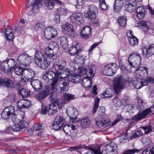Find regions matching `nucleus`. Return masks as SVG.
<instances>
[{
  "label": "nucleus",
  "instance_id": "e2e57ef3",
  "mask_svg": "<svg viewBox=\"0 0 154 154\" xmlns=\"http://www.w3.org/2000/svg\"><path fill=\"white\" fill-rule=\"evenodd\" d=\"M137 102L138 104L137 106V108L139 110H140L143 107L142 104L143 103V100L142 98L139 97L137 98Z\"/></svg>",
  "mask_w": 154,
  "mask_h": 154
},
{
  "label": "nucleus",
  "instance_id": "ea45409f",
  "mask_svg": "<svg viewBox=\"0 0 154 154\" xmlns=\"http://www.w3.org/2000/svg\"><path fill=\"white\" fill-rule=\"evenodd\" d=\"M127 21L126 16H121L119 17L118 19V23L120 26L124 27L126 24Z\"/></svg>",
  "mask_w": 154,
  "mask_h": 154
},
{
  "label": "nucleus",
  "instance_id": "bb28decb",
  "mask_svg": "<svg viewBox=\"0 0 154 154\" xmlns=\"http://www.w3.org/2000/svg\"><path fill=\"white\" fill-rule=\"evenodd\" d=\"M91 77H86L83 79L81 84L85 89L88 90L91 87Z\"/></svg>",
  "mask_w": 154,
  "mask_h": 154
},
{
  "label": "nucleus",
  "instance_id": "4d7b16f0",
  "mask_svg": "<svg viewBox=\"0 0 154 154\" xmlns=\"http://www.w3.org/2000/svg\"><path fill=\"white\" fill-rule=\"evenodd\" d=\"M40 66L43 69H45L50 64V62H48L46 60H43L42 61H41L40 63Z\"/></svg>",
  "mask_w": 154,
  "mask_h": 154
},
{
  "label": "nucleus",
  "instance_id": "a878e982",
  "mask_svg": "<svg viewBox=\"0 0 154 154\" xmlns=\"http://www.w3.org/2000/svg\"><path fill=\"white\" fill-rule=\"evenodd\" d=\"M147 10L146 8L142 6L137 7L136 11L137 17L140 19H143L145 17Z\"/></svg>",
  "mask_w": 154,
  "mask_h": 154
},
{
  "label": "nucleus",
  "instance_id": "37998d69",
  "mask_svg": "<svg viewBox=\"0 0 154 154\" xmlns=\"http://www.w3.org/2000/svg\"><path fill=\"white\" fill-rule=\"evenodd\" d=\"M100 100V99L98 98H95V99L94 104L92 111V114L93 115L95 114L99 106Z\"/></svg>",
  "mask_w": 154,
  "mask_h": 154
},
{
  "label": "nucleus",
  "instance_id": "774afa93",
  "mask_svg": "<svg viewBox=\"0 0 154 154\" xmlns=\"http://www.w3.org/2000/svg\"><path fill=\"white\" fill-rule=\"evenodd\" d=\"M44 128V127L42 126V124H37L35 125L34 126V129L36 131L43 129Z\"/></svg>",
  "mask_w": 154,
  "mask_h": 154
},
{
  "label": "nucleus",
  "instance_id": "20e7f679",
  "mask_svg": "<svg viewBox=\"0 0 154 154\" xmlns=\"http://www.w3.org/2000/svg\"><path fill=\"white\" fill-rule=\"evenodd\" d=\"M117 151V146L116 143L113 142H110L106 145L103 148L102 152L97 149L94 151V154H107L109 153L113 152L114 153Z\"/></svg>",
  "mask_w": 154,
  "mask_h": 154
},
{
  "label": "nucleus",
  "instance_id": "c85d7f7f",
  "mask_svg": "<svg viewBox=\"0 0 154 154\" xmlns=\"http://www.w3.org/2000/svg\"><path fill=\"white\" fill-rule=\"evenodd\" d=\"M49 91L50 89L48 87H47L44 90H42V91H40L39 93L36 95L35 97L37 99L42 100L49 94Z\"/></svg>",
  "mask_w": 154,
  "mask_h": 154
},
{
  "label": "nucleus",
  "instance_id": "052dcab7",
  "mask_svg": "<svg viewBox=\"0 0 154 154\" xmlns=\"http://www.w3.org/2000/svg\"><path fill=\"white\" fill-rule=\"evenodd\" d=\"M139 150L136 149H128L125 151L123 154H134L135 153L138 152Z\"/></svg>",
  "mask_w": 154,
  "mask_h": 154
},
{
  "label": "nucleus",
  "instance_id": "49530a36",
  "mask_svg": "<svg viewBox=\"0 0 154 154\" xmlns=\"http://www.w3.org/2000/svg\"><path fill=\"white\" fill-rule=\"evenodd\" d=\"M91 121L88 119H83L81 121L82 127L84 128L86 127L91 123Z\"/></svg>",
  "mask_w": 154,
  "mask_h": 154
},
{
  "label": "nucleus",
  "instance_id": "f704fd0d",
  "mask_svg": "<svg viewBox=\"0 0 154 154\" xmlns=\"http://www.w3.org/2000/svg\"><path fill=\"white\" fill-rule=\"evenodd\" d=\"M123 6V2L121 0H115L114 10L116 12L119 11Z\"/></svg>",
  "mask_w": 154,
  "mask_h": 154
},
{
  "label": "nucleus",
  "instance_id": "0e129e2a",
  "mask_svg": "<svg viewBox=\"0 0 154 154\" xmlns=\"http://www.w3.org/2000/svg\"><path fill=\"white\" fill-rule=\"evenodd\" d=\"M54 101L57 106L59 108L62 109L64 107L65 103L63 101H59L58 99H55Z\"/></svg>",
  "mask_w": 154,
  "mask_h": 154
},
{
  "label": "nucleus",
  "instance_id": "6e6552de",
  "mask_svg": "<svg viewBox=\"0 0 154 154\" xmlns=\"http://www.w3.org/2000/svg\"><path fill=\"white\" fill-rule=\"evenodd\" d=\"M85 62V60L83 57L78 55L74 58L73 61L70 62V65L74 70H75L82 67L84 65Z\"/></svg>",
  "mask_w": 154,
  "mask_h": 154
},
{
  "label": "nucleus",
  "instance_id": "473e14b6",
  "mask_svg": "<svg viewBox=\"0 0 154 154\" xmlns=\"http://www.w3.org/2000/svg\"><path fill=\"white\" fill-rule=\"evenodd\" d=\"M63 30L69 33H72L73 34H75V32L72 25L69 24H66L62 26Z\"/></svg>",
  "mask_w": 154,
  "mask_h": 154
},
{
  "label": "nucleus",
  "instance_id": "09e8293b",
  "mask_svg": "<svg viewBox=\"0 0 154 154\" xmlns=\"http://www.w3.org/2000/svg\"><path fill=\"white\" fill-rule=\"evenodd\" d=\"M19 93L23 97H26L29 95L30 92L25 89L22 88L19 90Z\"/></svg>",
  "mask_w": 154,
  "mask_h": 154
},
{
  "label": "nucleus",
  "instance_id": "6e6d98bb",
  "mask_svg": "<svg viewBox=\"0 0 154 154\" xmlns=\"http://www.w3.org/2000/svg\"><path fill=\"white\" fill-rule=\"evenodd\" d=\"M105 109L104 107H100L98 110V114L100 117L104 116L106 115Z\"/></svg>",
  "mask_w": 154,
  "mask_h": 154
},
{
  "label": "nucleus",
  "instance_id": "f257e3e1",
  "mask_svg": "<svg viewBox=\"0 0 154 154\" xmlns=\"http://www.w3.org/2000/svg\"><path fill=\"white\" fill-rule=\"evenodd\" d=\"M57 73L51 70L46 71L43 75V79L47 83H50L51 89L53 90L56 88V85L58 82Z\"/></svg>",
  "mask_w": 154,
  "mask_h": 154
},
{
  "label": "nucleus",
  "instance_id": "7c9ffc66",
  "mask_svg": "<svg viewBox=\"0 0 154 154\" xmlns=\"http://www.w3.org/2000/svg\"><path fill=\"white\" fill-rule=\"evenodd\" d=\"M8 62L7 59L3 61L2 62L0 61L1 70L4 72L7 73L10 72V69L8 66Z\"/></svg>",
  "mask_w": 154,
  "mask_h": 154
},
{
  "label": "nucleus",
  "instance_id": "5701e85b",
  "mask_svg": "<svg viewBox=\"0 0 154 154\" xmlns=\"http://www.w3.org/2000/svg\"><path fill=\"white\" fill-rule=\"evenodd\" d=\"M136 79V80H134L132 83L133 85L136 88L140 89L142 86L147 85V81L143 80V79L139 78Z\"/></svg>",
  "mask_w": 154,
  "mask_h": 154
},
{
  "label": "nucleus",
  "instance_id": "dca6fc26",
  "mask_svg": "<svg viewBox=\"0 0 154 154\" xmlns=\"http://www.w3.org/2000/svg\"><path fill=\"white\" fill-rule=\"evenodd\" d=\"M69 18L71 23L78 24L82 23L83 19V15L80 12L73 13L69 16Z\"/></svg>",
  "mask_w": 154,
  "mask_h": 154
},
{
  "label": "nucleus",
  "instance_id": "f3484780",
  "mask_svg": "<svg viewBox=\"0 0 154 154\" xmlns=\"http://www.w3.org/2000/svg\"><path fill=\"white\" fill-rule=\"evenodd\" d=\"M14 107L12 106H8L4 109L1 114L2 117L4 119H8L15 112Z\"/></svg>",
  "mask_w": 154,
  "mask_h": 154
},
{
  "label": "nucleus",
  "instance_id": "ddd939ff",
  "mask_svg": "<svg viewBox=\"0 0 154 154\" xmlns=\"http://www.w3.org/2000/svg\"><path fill=\"white\" fill-rule=\"evenodd\" d=\"M20 65L26 66L29 65L31 63V57L26 53L20 55L17 60Z\"/></svg>",
  "mask_w": 154,
  "mask_h": 154
},
{
  "label": "nucleus",
  "instance_id": "864d4df0",
  "mask_svg": "<svg viewBox=\"0 0 154 154\" xmlns=\"http://www.w3.org/2000/svg\"><path fill=\"white\" fill-rule=\"evenodd\" d=\"M84 16L86 18L93 19L96 17V13H93V12L88 11L85 14Z\"/></svg>",
  "mask_w": 154,
  "mask_h": 154
},
{
  "label": "nucleus",
  "instance_id": "c03bdc74",
  "mask_svg": "<svg viewBox=\"0 0 154 154\" xmlns=\"http://www.w3.org/2000/svg\"><path fill=\"white\" fill-rule=\"evenodd\" d=\"M128 40L130 45L133 46L137 45L138 42V39L135 36L128 38Z\"/></svg>",
  "mask_w": 154,
  "mask_h": 154
},
{
  "label": "nucleus",
  "instance_id": "58836bf2",
  "mask_svg": "<svg viewBox=\"0 0 154 154\" xmlns=\"http://www.w3.org/2000/svg\"><path fill=\"white\" fill-rule=\"evenodd\" d=\"M56 124H58L60 125L63 127L66 124L65 119L62 117L57 116L54 120Z\"/></svg>",
  "mask_w": 154,
  "mask_h": 154
},
{
  "label": "nucleus",
  "instance_id": "393cba45",
  "mask_svg": "<svg viewBox=\"0 0 154 154\" xmlns=\"http://www.w3.org/2000/svg\"><path fill=\"white\" fill-rule=\"evenodd\" d=\"M54 2L57 4H61L62 2L59 0H45L44 1L45 5L49 10H52L54 6Z\"/></svg>",
  "mask_w": 154,
  "mask_h": 154
},
{
  "label": "nucleus",
  "instance_id": "bf43d9fd",
  "mask_svg": "<svg viewBox=\"0 0 154 154\" xmlns=\"http://www.w3.org/2000/svg\"><path fill=\"white\" fill-rule=\"evenodd\" d=\"M125 8L126 10L130 12L134 11L136 8L135 7L129 3L126 5Z\"/></svg>",
  "mask_w": 154,
  "mask_h": 154
},
{
  "label": "nucleus",
  "instance_id": "4c0bfd02",
  "mask_svg": "<svg viewBox=\"0 0 154 154\" xmlns=\"http://www.w3.org/2000/svg\"><path fill=\"white\" fill-rule=\"evenodd\" d=\"M59 39L60 43L64 48L68 47V42L67 38L64 36H62L59 38Z\"/></svg>",
  "mask_w": 154,
  "mask_h": 154
},
{
  "label": "nucleus",
  "instance_id": "3c124183",
  "mask_svg": "<svg viewBox=\"0 0 154 154\" xmlns=\"http://www.w3.org/2000/svg\"><path fill=\"white\" fill-rule=\"evenodd\" d=\"M99 6L101 9L103 10H106L108 7L106 4L105 0H99Z\"/></svg>",
  "mask_w": 154,
  "mask_h": 154
},
{
  "label": "nucleus",
  "instance_id": "f8f14e48",
  "mask_svg": "<svg viewBox=\"0 0 154 154\" xmlns=\"http://www.w3.org/2000/svg\"><path fill=\"white\" fill-rule=\"evenodd\" d=\"M69 82L68 80L60 79L57 84L55 89H58L59 92H66L68 90Z\"/></svg>",
  "mask_w": 154,
  "mask_h": 154
},
{
  "label": "nucleus",
  "instance_id": "4be33fe9",
  "mask_svg": "<svg viewBox=\"0 0 154 154\" xmlns=\"http://www.w3.org/2000/svg\"><path fill=\"white\" fill-rule=\"evenodd\" d=\"M63 131L67 135L69 136H72L74 133V131L75 129V127L73 125H64L63 126Z\"/></svg>",
  "mask_w": 154,
  "mask_h": 154
},
{
  "label": "nucleus",
  "instance_id": "338daca9",
  "mask_svg": "<svg viewBox=\"0 0 154 154\" xmlns=\"http://www.w3.org/2000/svg\"><path fill=\"white\" fill-rule=\"evenodd\" d=\"M12 30L10 26L8 25V27L7 28H5L4 29L3 32L4 35H6L9 33H11L12 32Z\"/></svg>",
  "mask_w": 154,
  "mask_h": 154
},
{
  "label": "nucleus",
  "instance_id": "9b49d317",
  "mask_svg": "<svg viewBox=\"0 0 154 154\" xmlns=\"http://www.w3.org/2000/svg\"><path fill=\"white\" fill-rule=\"evenodd\" d=\"M134 75L136 79H143L147 78L148 76L147 68L145 66L138 68L135 71Z\"/></svg>",
  "mask_w": 154,
  "mask_h": 154
},
{
  "label": "nucleus",
  "instance_id": "603ef678",
  "mask_svg": "<svg viewBox=\"0 0 154 154\" xmlns=\"http://www.w3.org/2000/svg\"><path fill=\"white\" fill-rule=\"evenodd\" d=\"M79 75L78 76L77 75H73L70 77H69V78L71 82L73 83H78L79 81Z\"/></svg>",
  "mask_w": 154,
  "mask_h": 154
},
{
  "label": "nucleus",
  "instance_id": "b1692460",
  "mask_svg": "<svg viewBox=\"0 0 154 154\" xmlns=\"http://www.w3.org/2000/svg\"><path fill=\"white\" fill-rule=\"evenodd\" d=\"M35 73L30 68L25 69L23 70V75L24 76V78L26 80V82L29 81L34 76Z\"/></svg>",
  "mask_w": 154,
  "mask_h": 154
},
{
  "label": "nucleus",
  "instance_id": "a211bd4d",
  "mask_svg": "<svg viewBox=\"0 0 154 154\" xmlns=\"http://www.w3.org/2000/svg\"><path fill=\"white\" fill-rule=\"evenodd\" d=\"M143 56L145 57H149L154 54V44L150 45L148 48L144 46L142 48Z\"/></svg>",
  "mask_w": 154,
  "mask_h": 154
},
{
  "label": "nucleus",
  "instance_id": "72a5a7b5",
  "mask_svg": "<svg viewBox=\"0 0 154 154\" xmlns=\"http://www.w3.org/2000/svg\"><path fill=\"white\" fill-rule=\"evenodd\" d=\"M150 23L149 21H144L142 20L139 22L138 25L139 26H141L143 28V30L145 32L150 30V29L149 28Z\"/></svg>",
  "mask_w": 154,
  "mask_h": 154
},
{
  "label": "nucleus",
  "instance_id": "cd10ccee",
  "mask_svg": "<svg viewBox=\"0 0 154 154\" xmlns=\"http://www.w3.org/2000/svg\"><path fill=\"white\" fill-rule=\"evenodd\" d=\"M66 65V62L63 60L58 59L56 61L54 66L56 72L64 69Z\"/></svg>",
  "mask_w": 154,
  "mask_h": 154
},
{
  "label": "nucleus",
  "instance_id": "1a4fd4ad",
  "mask_svg": "<svg viewBox=\"0 0 154 154\" xmlns=\"http://www.w3.org/2000/svg\"><path fill=\"white\" fill-rule=\"evenodd\" d=\"M57 34V29L52 27L49 26L45 28L44 31V36L47 40H49L56 37Z\"/></svg>",
  "mask_w": 154,
  "mask_h": 154
},
{
  "label": "nucleus",
  "instance_id": "a18cd8bd",
  "mask_svg": "<svg viewBox=\"0 0 154 154\" xmlns=\"http://www.w3.org/2000/svg\"><path fill=\"white\" fill-rule=\"evenodd\" d=\"M67 11L66 9L63 7H60L57 8L56 11V14L60 15H65L66 14Z\"/></svg>",
  "mask_w": 154,
  "mask_h": 154
},
{
  "label": "nucleus",
  "instance_id": "a19ab883",
  "mask_svg": "<svg viewBox=\"0 0 154 154\" xmlns=\"http://www.w3.org/2000/svg\"><path fill=\"white\" fill-rule=\"evenodd\" d=\"M8 62V66L10 69V72L13 70L17 64L16 62L14 59H7Z\"/></svg>",
  "mask_w": 154,
  "mask_h": 154
},
{
  "label": "nucleus",
  "instance_id": "7ed1b4c3",
  "mask_svg": "<svg viewBox=\"0 0 154 154\" xmlns=\"http://www.w3.org/2000/svg\"><path fill=\"white\" fill-rule=\"evenodd\" d=\"M13 116L12 118L13 122L14 123L12 129L15 132L19 131L22 130L23 129L26 128L28 124L27 122L25 121H20L17 118L14 112L12 114Z\"/></svg>",
  "mask_w": 154,
  "mask_h": 154
},
{
  "label": "nucleus",
  "instance_id": "39448f33",
  "mask_svg": "<svg viewBox=\"0 0 154 154\" xmlns=\"http://www.w3.org/2000/svg\"><path fill=\"white\" fill-rule=\"evenodd\" d=\"M59 51L58 45L55 42H51L45 51L44 55L46 57H51L56 55Z\"/></svg>",
  "mask_w": 154,
  "mask_h": 154
},
{
  "label": "nucleus",
  "instance_id": "e433bc0d",
  "mask_svg": "<svg viewBox=\"0 0 154 154\" xmlns=\"http://www.w3.org/2000/svg\"><path fill=\"white\" fill-rule=\"evenodd\" d=\"M21 65H18L14 70L15 73L17 75H23V70H24V68Z\"/></svg>",
  "mask_w": 154,
  "mask_h": 154
},
{
  "label": "nucleus",
  "instance_id": "f03ea898",
  "mask_svg": "<svg viewBox=\"0 0 154 154\" xmlns=\"http://www.w3.org/2000/svg\"><path fill=\"white\" fill-rule=\"evenodd\" d=\"M29 2V1L28 0L26 4V6L30 8L29 12V15L33 16L38 13L39 9L42 7V0H35L34 3L31 4Z\"/></svg>",
  "mask_w": 154,
  "mask_h": 154
},
{
  "label": "nucleus",
  "instance_id": "412c9836",
  "mask_svg": "<svg viewBox=\"0 0 154 154\" xmlns=\"http://www.w3.org/2000/svg\"><path fill=\"white\" fill-rule=\"evenodd\" d=\"M58 82L62 79H64L69 76L70 74V70L68 68L63 69L56 71Z\"/></svg>",
  "mask_w": 154,
  "mask_h": 154
},
{
  "label": "nucleus",
  "instance_id": "0eeeda50",
  "mask_svg": "<svg viewBox=\"0 0 154 154\" xmlns=\"http://www.w3.org/2000/svg\"><path fill=\"white\" fill-rule=\"evenodd\" d=\"M141 57L139 54H131L128 58L129 65L132 67H137L141 63Z\"/></svg>",
  "mask_w": 154,
  "mask_h": 154
},
{
  "label": "nucleus",
  "instance_id": "9d476101",
  "mask_svg": "<svg viewBox=\"0 0 154 154\" xmlns=\"http://www.w3.org/2000/svg\"><path fill=\"white\" fill-rule=\"evenodd\" d=\"M0 87L5 88L8 89H11L14 87L13 81L7 77H0Z\"/></svg>",
  "mask_w": 154,
  "mask_h": 154
},
{
  "label": "nucleus",
  "instance_id": "79ce46f5",
  "mask_svg": "<svg viewBox=\"0 0 154 154\" xmlns=\"http://www.w3.org/2000/svg\"><path fill=\"white\" fill-rule=\"evenodd\" d=\"M86 72L85 75H86L87 76L86 77L94 76V73L93 70V66H86Z\"/></svg>",
  "mask_w": 154,
  "mask_h": 154
},
{
  "label": "nucleus",
  "instance_id": "aec40b11",
  "mask_svg": "<svg viewBox=\"0 0 154 154\" xmlns=\"http://www.w3.org/2000/svg\"><path fill=\"white\" fill-rule=\"evenodd\" d=\"M81 50V46L80 44L78 43L75 45H73L69 48L68 52L70 55L74 56L76 54H79Z\"/></svg>",
  "mask_w": 154,
  "mask_h": 154
},
{
  "label": "nucleus",
  "instance_id": "c9c22d12",
  "mask_svg": "<svg viewBox=\"0 0 154 154\" xmlns=\"http://www.w3.org/2000/svg\"><path fill=\"white\" fill-rule=\"evenodd\" d=\"M57 111V107L54 101L50 104L49 106L48 112L49 115H52L55 113Z\"/></svg>",
  "mask_w": 154,
  "mask_h": 154
},
{
  "label": "nucleus",
  "instance_id": "2eb2a0df",
  "mask_svg": "<svg viewBox=\"0 0 154 154\" xmlns=\"http://www.w3.org/2000/svg\"><path fill=\"white\" fill-rule=\"evenodd\" d=\"M66 113L69 117L71 122H77L76 120L77 116L78 115V112L77 109L73 107H68L66 110Z\"/></svg>",
  "mask_w": 154,
  "mask_h": 154
},
{
  "label": "nucleus",
  "instance_id": "8fccbe9b",
  "mask_svg": "<svg viewBox=\"0 0 154 154\" xmlns=\"http://www.w3.org/2000/svg\"><path fill=\"white\" fill-rule=\"evenodd\" d=\"M44 57V55L42 54L40 51H37L35 55V59L36 60L41 61L42 60V58Z\"/></svg>",
  "mask_w": 154,
  "mask_h": 154
},
{
  "label": "nucleus",
  "instance_id": "4468645a",
  "mask_svg": "<svg viewBox=\"0 0 154 154\" xmlns=\"http://www.w3.org/2000/svg\"><path fill=\"white\" fill-rule=\"evenodd\" d=\"M113 88L116 94L123 88L124 83L121 77L116 78L113 80Z\"/></svg>",
  "mask_w": 154,
  "mask_h": 154
},
{
  "label": "nucleus",
  "instance_id": "69168bd1",
  "mask_svg": "<svg viewBox=\"0 0 154 154\" xmlns=\"http://www.w3.org/2000/svg\"><path fill=\"white\" fill-rule=\"evenodd\" d=\"M88 11L93 13H96L97 11V9L94 5H91L89 6Z\"/></svg>",
  "mask_w": 154,
  "mask_h": 154
},
{
  "label": "nucleus",
  "instance_id": "c756f323",
  "mask_svg": "<svg viewBox=\"0 0 154 154\" xmlns=\"http://www.w3.org/2000/svg\"><path fill=\"white\" fill-rule=\"evenodd\" d=\"M30 84L35 91H38L42 87L41 82L37 79L31 80Z\"/></svg>",
  "mask_w": 154,
  "mask_h": 154
},
{
  "label": "nucleus",
  "instance_id": "de8ad7c7",
  "mask_svg": "<svg viewBox=\"0 0 154 154\" xmlns=\"http://www.w3.org/2000/svg\"><path fill=\"white\" fill-rule=\"evenodd\" d=\"M108 122L106 120H103L97 122L98 126L102 129L105 128L106 127L109 126Z\"/></svg>",
  "mask_w": 154,
  "mask_h": 154
},
{
  "label": "nucleus",
  "instance_id": "13d9d810",
  "mask_svg": "<svg viewBox=\"0 0 154 154\" xmlns=\"http://www.w3.org/2000/svg\"><path fill=\"white\" fill-rule=\"evenodd\" d=\"M122 120V118H120L118 119H116L112 123L110 121H108V125H109V127H112L115 125L118 122Z\"/></svg>",
  "mask_w": 154,
  "mask_h": 154
},
{
  "label": "nucleus",
  "instance_id": "423d86ee",
  "mask_svg": "<svg viewBox=\"0 0 154 154\" xmlns=\"http://www.w3.org/2000/svg\"><path fill=\"white\" fill-rule=\"evenodd\" d=\"M117 67L118 66L116 63H111L105 66L102 69L101 72L105 75L111 76L116 72Z\"/></svg>",
  "mask_w": 154,
  "mask_h": 154
},
{
  "label": "nucleus",
  "instance_id": "680f3d73",
  "mask_svg": "<svg viewBox=\"0 0 154 154\" xmlns=\"http://www.w3.org/2000/svg\"><path fill=\"white\" fill-rule=\"evenodd\" d=\"M142 154H154V147L145 149L143 152Z\"/></svg>",
  "mask_w": 154,
  "mask_h": 154
},
{
  "label": "nucleus",
  "instance_id": "2f4dec72",
  "mask_svg": "<svg viewBox=\"0 0 154 154\" xmlns=\"http://www.w3.org/2000/svg\"><path fill=\"white\" fill-rule=\"evenodd\" d=\"M112 90L111 88H108L100 94V97L102 98H110L114 95Z\"/></svg>",
  "mask_w": 154,
  "mask_h": 154
},
{
  "label": "nucleus",
  "instance_id": "6ab92c4d",
  "mask_svg": "<svg viewBox=\"0 0 154 154\" xmlns=\"http://www.w3.org/2000/svg\"><path fill=\"white\" fill-rule=\"evenodd\" d=\"M151 112V110L150 109H146L142 112H139L136 115L132 116L131 118V120L136 121H139L145 118L149 113Z\"/></svg>",
  "mask_w": 154,
  "mask_h": 154
},
{
  "label": "nucleus",
  "instance_id": "5fc2aeb1",
  "mask_svg": "<svg viewBox=\"0 0 154 154\" xmlns=\"http://www.w3.org/2000/svg\"><path fill=\"white\" fill-rule=\"evenodd\" d=\"M113 103L116 106L119 107L121 106L122 102L118 97H116L113 100Z\"/></svg>",
  "mask_w": 154,
  "mask_h": 154
}]
</instances>
